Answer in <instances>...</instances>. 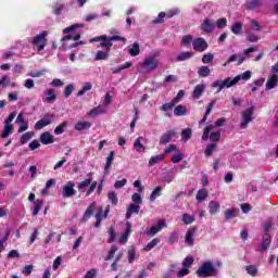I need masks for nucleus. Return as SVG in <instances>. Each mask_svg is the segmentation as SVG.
<instances>
[{"label": "nucleus", "mask_w": 278, "mask_h": 278, "mask_svg": "<svg viewBox=\"0 0 278 278\" xmlns=\"http://www.w3.org/2000/svg\"><path fill=\"white\" fill-rule=\"evenodd\" d=\"M205 10H207L206 12L212 10L211 2L200 4L199 8L193 9V12H195V14H203Z\"/></svg>", "instance_id": "nucleus-24"}, {"label": "nucleus", "mask_w": 278, "mask_h": 278, "mask_svg": "<svg viewBox=\"0 0 278 278\" xmlns=\"http://www.w3.org/2000/svg\"><path fill=\"white\" fill-rule=\"evenodd\" d=\"M164 18H166V13L161 12L159 13V16L152 21L153 25H162L164 23Z\"/></svg>", "instance_id": "nucleus-47"}, {"label": "nucleus", "mask_w": 278, "mask_h": 278, "mask_svg": "<svg viewBox=\"0 0 278 278\" xmlns=\"http://www.w3.org/2000/svg\"><path fill=\"white\" fill-rule=\"evenodd\" d=\"M66 127H68V123L67 122H63L61 125H59L54 129L55 136H60L61 134H64V129H66Z\"/></svg>", "instance_id": "nucleus-46"}, {"label": "nucleus", "mask_w": 278, "mask_h": 278, "mask_svg": "<svg viewBox=\"0 0 278 278\" xmlns=\"http://www.w3.org/2000/svg\"><path fill=\"white\" fill-rule=\"evenodd\" d=\"M179 240V235L177 232H172L168 237V244H175Z\"/></svg>", "instance_id": "nucleus-60"}, {"label": "nucleus", "mask_w": 278, "mask_h": 278, "mask_svg": "<svg viewBox=\"0 0 278 278\" xmlns=\"http://www.w3.org/2000/svg\"><path fill=\"white\" fill-rule=\"evenodd\" d=\"M212 88H217V92H220L222 90H224L225 86L223 85V80H215L212 84Z\"/></svg>", "instance_id": "nucleus-59"}, {"label": "nucleus", "mask_w": 278, "mask_h": 278, "mask_svg": "<svg viewBox=\"0 0 278 278\" xmlns=\"http://www.w3.org/2000/svg\"><path fill=\"white\" fill-rule=\"evenodd\" d=\"M159 56H160V53H155L148 56L143 61L142 66L143 68H146V73H151V71H155V68H157V65L160 64V61H157Z\"/></svg>", "instance_id": "nucleus-5"}, {"label": "nucleus", "mask_w": 278, "mask_h": 278, "mask_svg": "<svg viewBox=\"0 0 278 278\" xmlns=\"http://www.w3.org/2000/svg\"><path fill=\"white\" fill-rule=\"evenodd\" d=\"M114 41H119V42H127V39L122 36H108V35H101L98 37H93L89 40V42H99L97 45L98 49H104V50H99L96 55H94V61L99 62L101 60H108L110 58V51H112V47H114Z\"/></svg>", "instance_id": "nucleus-1"}, {"label": "nucleus", "mask_w": 278, "mask_h": 278, "mask_svg": "<svg viewBox=\"0 0 278 278\" xmlns=\"http://www.w3.org/2000/svg\"><path fill=\"white\" fill-rule=\"evenodd\" d=\"M131 232V225L129 223L126 224V230L123 232L122 237L119 238L121 244H126L129 238V233Z\"/></svg>", "instance_id": "nucleus-25"}, {"label": "nucleus", "mask_w": 278, "mask_h": 278, "mask_svg": "<svg viewBox=\"0 0 278 278\" xmlns=\"http://www.w3.org/2000/svg\"><path fill=\"white\" fill-rule=\"evenodd\" d=\"M160 242V238H154L151 242H149L144 248L143 251H151L152 249H155V245Z\"/></svg>", "instance_id": "nucleus-44"}, {"label": "nucleus", "mask_w": 278, "mask_h": 278, "mask_svg": "<svg viewBox=\"0 0 278 278\" xmlns=\"http://www.w3.org/2000/svg\"><path fill=\"white\" fill-rule=\"evenodd\" d=\"M270 244V233H265L263 236V241L261 243V251L264 252L268 249Z\"/></svg>", "instance_id": "nucleus-30"}, {"label": "nucleus", "mask_w": 278, "mask_h": 278, "mask_svg": "<svg viewBox=\"0 0 278 278\" xmlns=\"http://www.w3.org/2000/svg\"><path fill=\"white\" fill-rule=\"evenodd\" d=\"M203 92H205V85L203 84L197 85L192 93L193 99H201V96L203 94Z\"/></svg>", "instance_id": "nucleus-22"}, {"label": "nucleus", "mask_w": 278, "mask_h": 278, "mask_svg": "<svg viewBox=\"0 0 278 278\" xmlns=\"http://www.w3.org/2000/svg\"><path fill=\"white\" fill-rule=\"evenodd\" d=\"M175 136H177V130H175V129L167 130L165 134H163L161 136L159 144L161 147L168 144V142H170V140H173V138H175Z\"/></svg>", "instance_id": "nucleus-11"}, {"label": "nucleus", "mask_w": 278, "mask_h": 278, "mask_svg": "<svg viewBox=\"0 0 278 278\" xmlns=\"http://www.w3.org/2000/svg\"><path fill=\"white\" fill-rule=\"evenodd\" d=\"M207 199V189H200L197 193V201L203 203Z\"/></svg>", "instance_id": "nucleus-37"}, {"label": "nucleus", "mask_w": 278, "mask_h": 278, "mask_svg": "<svg viewBox=\"0 0 278 278\" xmlns=\"http://www.w3.org/2000/svg\"><path fill=\"white\" fill-rule=\"evenodd\" d=\"M108 198L111 201L112 205H118V197L116 195V191H110L108 193Z\"/></svg>", "instance_id": "nucleus-48"}, {"label": "nucleus", "mask_w": 278, "mask_h": 278, "mask_svg": "<svg viewBox=\"0 0 278 278\" xmlns=\"http://www.w3.org/2000/svg\"><path fill=\"white\" fill-rule=\"evenodd\" d=\"M125 186H127V179H125V178H123L122 180H117V181H115V184H114V188H115L116 190H121V188H123V187H125Z\"/></svg>", "instance_id": "nucleus-58"}, {"label": "nucleus", "mask_w": 278, "mask_h": 278, "mask_svg": "<svg viewBox=\"0 0 278 278\" xmlns=\"http://www.w3.org/2000/svg\"><path fill=\"white\" fill-rule=\"evenodd\" d=\"M203 64H211V62H214V54L207 53L202 56Z\"/></svg>", "instance_id": "nucleus-56"}, {"label": "nucleus", "mask_w": 278, "mask_h": 278, "mask_svg": "<svg viewBox=\"0 0 278 278\" xmlns=\"http://www.w3.org/2000/svg\"><path fill=\"white\" fill-rule=\"evenodd\" d=\"M247 40H249V42H257L260 40V36L255 34H249Z\"/></svg>", "instance_id": "nucleus-64"}, {"label": "nucleus", "mask_w": 278, "mask_h": 278, "mask_svg": "<svg viewBox=\"0 0 278 278\" xmlns=\"http://www.w3.org/2000/svg\"><path fill=\"white\" fill-rule=\"evenodd\" d=\"M94 210H97V203L93 202L91 203L87 210L85 211L84 215H83V223H86V220H89V218L92 216V214L94 213Z\"/></svg>", "instance_id": "nucleus-16"}, {"label": "nucleus", "mask_w": 278, "mask_h": 278, "mask_svg": "<svg viewBox=\"0 0 278 278\" xmlns=\"http://www.w3.org/2000/svg\"><path fill=\"white\" fill-rule=\"evenodd\" d=\"M140 212V205L138 204H130L126 212V218H131V214H138Z\"/></svg>", "instance_id": "nucleus-26"}, {"label": "nucleus", "mask_w": 278, "mask_h": 278, "mask_svg": "<svg viewBox=\"0 0 278 278\" xmlns=\"http://www.w3.org/2000/svg\"><path fill=\"white\" fill-rule=\"evenodd\" d=\"M166 227H168V225H166V220L160 219L156 223V225L152 226L150 229L144 230V235L153 238V236H156L157 233H160V231H162Z\"/></svg>", "instance_id": "nucleus-7"}, {"label": "nucleus", "mask_w": 278, "mask_h": 278, "mask_svg": "<svg viewBox=\"0 0 278 278\" xmlns=\"http://www.w3.org/2000/svg\"><path fill=\"white\" fill-rule=\"evenodd\" d=\"M92 127V124L90 122H78L75 125L76 131H83V129H90Z\"/></svg>", "instance_id": "nucleus-35"}, {"label": "nucleus", "mask_w": 278, "mask_h": 278, "mask_svg": "<svg viewBox=\"0 0 278 278\" xmlns=\"http://www.w3.org/2000/svg\"><path fill=\"white\" fill-rule=\"evenodd\" d=\"M197 235V227L190 228L185 237V242L189 247H192L194 244V236Z\"/></svg>", "instance_id": "nucleus-14"}, {"label": "nucleus", "mask_w": 278, "mask_h": 278, "mask_svg": "<svg viewBox=\"0 0 278 278\" xmlns=\"http://www.w3.org/2000/svg\"><path fill=\"white\" fill-rule=\"evenodd\" d=\"M114 162V151H111L109 156L106 157V163L104 165V170L108 172L112 168V163Z\"/></svg>", "instance_id": "nucleus-40"}, {"label": "nucleus", "mask_w": 278, "mask_h": 278, "mask_svg": "<svg viewBox=\"0 0 278 278\" xmlns=\"http://www.w3.org/2000/svg\"><path fill=\"white\" fill-rule=\"evenodd\" d=\"M219 210H220V203H218L216 201H211L208 203V212H210V214H216V213H218Z\"/></svg>", "instance_id": "nucleus-32"}, {"label": "nucleus", "mask_w": 278, "mask_h": 278, "mask_svg": "<svg viewBox=\"0 0 278 278\" xmlns=\"http://www.w3.org/2000/svg\"><path fill=\"white\" fill-rule=\"evenodd\" d=\"M216 147H217L216 143H210V144L206 147V149H205V151H204L206 157H210V156L212 155V153H214V149H216Z\"/></svg>", "instance_id": "nucleus-53"}, {"label": "nucleus", "mask_w": 278, "mask_h": 278, "mask_svg": "<svg viewBox=\"0 0 278 278\" xmlns=\"http://www.w3.org/2000/svg\"><path fill=\"white\" fill-rule=\"evenodd\" d=\"M193 220H194V215H190L188 213H185L182 215V223H185V225H192Z\"/></svg>", "instance_id": "nucleus-50"}, {"label": "nucleus", "mask_w": 278, "mask_h": 278, "mask_svg": "<svg viewBox=\"0 0 278 278\" xmlns=\"http://www.w3.org/2000/svg\"><path fill=\"white\" fill-rule=\"evenodd\" d=\"M176 103L174 102V100L172 101V103H165L161 106L162 112H168L169 110H173V108H175Z\"/></svg>", "instance_id": "nucleus-62"}, {"label": "nucleus", "mask_w": 278, "mask_h": 278, "mask_svg": "<svg viewBox=\"0 0 278 278\" xmlns=\"http://www.w3.org/2000/svg\"><path fill=\"white\" fill-rule=\"evenodd\" d=\"M53 118H55L54 114L48 113L43 115V117L35 124L34 129H36V131H40V129H45V127L53 123Z\"/></svg>", "instance_id": "nucleus-8"}, {"label": "nucleus", "mask_w": 278, "mask_h": 278, "mask_svg": "<svg viewBox=\"0 0 278 278\" xmlns=\"http://www.w3.org/2000/svg\"><path fill=\"white\" fill-rule=\"evenodd\" d=\"M193 51H197L198 53H203V51L207 50V41H205L204 38H195L192 41Z\"/></svg>", "instance_id": "nucleus-10"}, {"label": "nucleus", "mask_w": 278, "mask_h": 278, "mask_svg": "<svg viewBox=\"0 0 278 278\" xmlns=\"http://www.w3.org/2000/svg\"><path fill=\"white\" fill-rule=\"evenodd\" d=\"M239 214H240V210L230 208L224 213V216H225L226 220H231V218H236Z\"/></svg>", "instance_id": "nucleus-27"}, {"label": "nucleus", "mask_w": 278, "mask_h": 278, "mask_svg": "<svg viewBox=\"0 0 278 278\" xmlns=\"http://www.w3.org/2000/svg\"><path fill=\"white\" fill-rule=\"evenodd\" d=\"M87 114L91 117L100 116V114H108V108L104 105H98L97 108L91 109Z\"/></svg>", "instance_id": "nucleus-15"}, {"label": "nucleus", "mask_w": 278, "mask_h": 278, "mask_svg": "<svg viewBox=\"0 0 278 278\" xmlns=\"http://www.w3.org/2000/svg\"><path fill=\"white\" fill-rule=\"evenodd\" d=\"M278 76L274 74L267 78L266 90H273V88H277Z\"/></svg>", "instance_id": "nucleus-19"}, {"label": "nucleus", "mask_w": 278, "mask_h": 278, "mask_svg": "<svg viewBox=\"0 0 278 278\" xmlns=\"http://www.w3.org/2000/svg\"><path fill=\"white\" fill-rule=\"evenodd\" d=\"M165 154H157L155 156H152L149 161V166H155V164H160V162H164Z\"/></svg>", "instance_id": "nucleus-31"}, {"label": "nucleus", "mask_w": 278, "mask_h": 278, "mask_svg": "<svg viewBox=\"0 0 278 278\" xmlns=\"http://www.w3.org/2000/svg\"><path fill=\"white\" fill-rule=\"evenodd\" d=\"M255 112V110L253 109V106L248 108L243 113H242V117H241V129H247V127H249V123H251V121H253V113Z\"/></svg>", "instance_id": "nucleus-9"}, {"label": "nucleus", "mask_w": 278, "mask_h": 278, "mask_svg": "<svg viewBox=\"0 0 278 278\" xmlns=\"http://www.w3.org/2000/svg\"><path fill=\"white\" fill-rule=\"evenodd\" d=\"M46 101L47 103H53V101H55V99H58V96H55V89H48L46 91Z\"/></svg>", "instance_id": "nucleus-33"}, {"label": "nucleus", "mask_w": 278, "mask_h": 278, "mask_svg": "<svg viewBox=\"0 0 278 278\" xmlns=\"http://www.w3.org/2000/svg\"><path fill=\"white\" fill-rule=\"evenodd\" d=\"M43 201L42 200H36L34 202V206H33V216H38V213L40 212V210H42V205H43Z\"/></svg>", "instance_id": "nucleus-34"}, {"label": "nucleus", "mask_w": 278, "mask_h": 278, "mask_svg": "<svg viewBox=\"0 0 278 278\" xmlns=\"http://www.w3.org/2000/svg\"><path fill=\"white\" fill-rule=\"evenodd\" d=\"M200 29H202V31H204L205 34H212V31H214V23H212L211 20L206 18L201 24Z\"/></svg>", "instance_id": "nucleus-17"}, {"label": "nucleus", "mask_w": 278, "mask_h": 278, "mask_svg": "<svg viewBox=\"0 0 278 278\" xmlns=\"http://www.w3.org/2000/svg\"><path fill=\"white\" fill-rule=\"evenodd\" d=\"M216 26L218 27V29H223L227 27V18L225 17L218 18L216 22Z\"/></svg>", "instance_id": "nucleus-61"}, {"label": "nucleus", "mask_w": 278, "mask_h": 278, "mask_svg": "<svg viewBox=\"0 0 278 278\" xmlns=\"http://www.w3.org/2000/svg\"><path fill=\"white\" fill-rule=\"evenodd\" d=\"M109 235H110V238L108 240L109 244H112V242H114L116 240V231L114 230L113 227H111L109 229Z\"/></svg>", "instance_id": "nucleus-57"}, {"label": "nucleus", "mask_w": 278, "mask_h": 278, "mask_svg": "<svg viewBox=\"0 0 278 278\" xmlns=\"http://www.w3.org/2000/svg\"><path fill=\"white\" fill-rule=\"evenodd\" d=\"M33 136H34V131L25 132V134L22 136L21 140H20L21 144H27V142L30 141V139L33 138Z\"/></svg>", "instance_id": "nucleus-42"}, {"label": "nucleus", "mask_w": 278, "mask_h": 278, "mask_svg": "<svg viewBox=\"0 0 278 278\" xmlns=\"http://www.w3.org/2000/svg\"><path fill=\"white\" fill-rule=\"evenodd\" d=\"M197 275L200 278L216 277V275H218V269H216L212 261H206L198 268Z\"/></svg>", "instance_id": "nucleus-2"}, {"label": "nucleus", "mask_w": 278, "mask_h": 278, "mask_svg": "<svg viewBox=\"0 0 278 278\" xmlns=\"http://www.w3.org/2000/svg\"><path fill=\"white\" fill-rule=\"evenodd\" d=\"M212 129H214V125H212V124L204 128L203 135H202V140L204 142L207 140H211V142H218V140H220V131L211 132Z\"/></svg>", "instance_id": "nucleus-4"}, {"label": "nucleus", "mask_w": 278, "mask_h": 278, "mask_svg": "<svg viewBox=\"0 0 278 278\" xmlns=\"http://www.w3.org/2000/svg\"><path fill=\"white\" fill-rule=\"evenodd\" d=\"M10 134H12V125L11 124H4V129L2 132V138H8V136H10Z\"/></svg>", "instance_id": "nucleus-55"}, {"label": "nucleus", "mask_w": 278, "mask_h": 278, "mask_svg": "<svg viewBox=\"0 0 278 278\" xmlns=\"http://www.w3.org/2000/svg\"><path fill=\"white\" fill-rule=\"evenodd\" d=\"M231 31L236 36H239L240 31H242V23H236L235 25H232Z\"/></svg>", "instance_id": "nucleus-54"}, {"label": "nucleus", "mask_w": 278, "mask_h": 278, "mask_svg": "<svg viewBox=\"0 0 278 278\" xmlns=\"http://www.w3.org/2000/svg\"><path fill=\"white\" fill-rule=\"evenodd\" d=\"M194 55L193 52H181L180 54L177 55L176 60L177 62H184L186 60H190Z\"/></svg>", "instance_id": "nucleus-39"}, {"label": "nucleus", "mask_w": 278, "mask_h": 278, "mask_svg": "<svg viewBox=\"0 0 278 278\" xmlns=\"http://www.w3.org/2000/svg\"><path fill=\"white\" fill-rule=\"evenodd\" d=\"M190 42H192V35H187L182 37L181 45H184L185 47H188Z\"/></svg>", "instance_id": "nucleus-63"}, {"label": "nucleus", "mask_w": 278, "mask_h": 278, "mask_svg": "<svg viewBox=\"0 0 278 278\" xmlns=\"http://www.w3.org/2000/svg\"><path fill=\"white\" fill-rule=\"evenodd\" d=\"M88 90H92V84L85 83L81 90L78 91L77 97H84V93L88 92Z\"/></svg>", "instance_id": "nucleus-49"}, {"label": "nucleus", "mask_w": 278, "mask_h": 278, "mask_svg": "<svg viewBox=\"0 0 278 278\" xmlns=\"http://www.w3.org/2000/svg\"><path fill=\"white\" fill-rule=\"evenodd\" d=\"M77 191H75V184L72 181H68L64 187H63V197L64 199H70L71 197H75Z\"/></svg>", "instance_id": "nucleus-12"}, {"label": "nucleus", "mask_w": 278, "mask_h": 278, "mask_svg": "<svg viewBox=\"0 0 278 278\" xmlns=\"http://www.w3.org/2000/svg\"><path fill=\"white\" fill-rule=\"evenodd\" d=\"M128 53L129 55H131V58H136V55H140V43L134 42L131 48L128 49Z\"/></svg>", "instance_id": "nucleus-28"}, {"label": "nucleus", "mask_w": 278, "mask_h": 278, "mask_svg": "<svg viewBox=\"0 0 278 278\" xmlns=\"http://www.w3.org/2000/svg\"><path fill=\"white\" fill-rule=\"evenodd\" d=\"M214 105H216V100H212L207 104L205 114H204L203 118L199 122V125H203V123H205V121H207V116H210V114H212V110H213Z\"/></svg>", "instance_id": "nucleus-21"}, {"label": "nucleus", "mask_w": 278, "mask_h": 278, "mask_svg": "<svg viewBox=\"0 0 278 278\" xmlns=\"http://www.w3.org/2000/svg\"><path fill=\"white\" fill-rule=\"evenodd\" d=\"M186 112H188V110L184 105H177L174 109L175 116H186Z\"/></svg>", "instance_id": "nucleus-41"}, {"label": "nucleus", "mask_w": 278, "mask_h": 278, "mask_svg": "<svg viewBox=\"0 0 278 278\" xmlns=\"http://www.w3.org/2000/svg\"><path fill=\"white\" fill-rule=\"evenodd\" d=\"M40 142L41 144H53L55 139H53V135H51L49 131H46L40 135Z\"/></svg>", "instance_id": "nucleus-18"}, {"label": "nucleus", "mask_w": 278, "mask_h": 278, "mask_svg": "<svg viewBox=\"0 0 278 278\" xmlns=\"http://www.w3.org/2000/svg\"><path fill=\"white\" fill-rule=\"evenodd\" d=\"M142 141H144V137H138L134 142V149H136L138 153H144V151H147Z\"/></svg>", "instance_id": "nucleus-20"}, {"label": "nucleus", "mask_w": 278, "mask_h": 278, "mask_svg": "<svg viewBox=\"0 0 278 278\" xmlns=\"http://www.w3.org/2000/svg\"><path fill=\"white\" fill-rule=\"evenodd\" d=\"M192 264H194V258L192 256H187L184 261H182V266L184 268L189 269L190 266H192Z\"/></svg>", "instance_id": "nucleus-51"}, {"label": "nucleus", "mask_w": 278, "mask_h": 278, "mask_svg": "<svg viewBox=\"0 0 278 278\" xmlns=\"http://www.w3.org/2000/svg\"><path fill=\"white\" fill-rule=\"evenodd\" d=\"M97 190V181L92 182V177H89L78 184V191L86 192V197H90L91 192Z\"/></svg>", "instance_id": "nucleus-3"}, {"label": "nucleus", "mask_w": 278, "mask_h": 278, "mask_svg": "<svg viewBox=\"0 0 278 278\" xmlns=\"http://www.w3.org/2000/svg\"><path fill=\"white\" fill-rule=\"evenodd\" d=\"M47 36H48L47 30H43L41 34L34 37L33 45L37 47L38 51H43L45 48L47 47Z\"/></svg>", "instance_id": "nucleus-6"}, {"label": "nucleus", "mask_w": 278, "mask_h": 278, "mask_svg": "<svg viewBox=\"0 0 278 278\" xmlns=\"http://www.w3.org/2000/svg\"><path fill=\"white\" fill-rule=\"evenodd\" d=\"M212 73V70H210L207 66L203 65L199 68L198 75L199 77H210Z\"/></svg>", "instance_id": "nucleus-36"}, {"label": "nucleus", "mask_w": 278, "mask_h": 278, "mask_svg": "<svg viewBox=\"0 0 278 278\" xmlns=\"http://www.w3.org/2000/svg\"><path fill=\"white\" fill-rule=\"evenodd\" d=\"M102 220H105V218H103V207H100V208H98V212L96 213V224H94V227L96 228L101 227Z\"/></svg>", "instance_id": "nucleus-29"}, {"label": "nucleus", "mask_w": 278, "mask_h": 278, "mask_svg": "<svg viewBox=\"0 0 278 278\" xmlns=\"http://www.w3.org/2000/svg\"><path fill=\"white\" fill-rule=\"evenodd\" d=\"M245 270L251 277H257V267L255 265L245 266Z\"/></svg>", "instance_id": "nucleus-45"}, {"label": "nucleus", "mask_w": 278, "mask_h": 278, "mask_svg": "<svg viewBox=\"0 0 278 278\" xmlns=\"http://www.w3.org/2000/svg\"><path fill=\"white\" fill-rule=\"evenodd\" d=\"M190 138H192V129L191 128L182 129V131H181V140L184 142H188V140H190Z\"/></svg>", "instance_id": "nucleus-38"}, {"label": "nucleus", "mask_w": 278, "mask_h": 278, "mask_svg": "<svg viewBox=\"0 0 278 278\" xmlns=\"http://www.w3.org/2000/svg\"><path fill=\"white\" fill-rule=\"evenodd\" d=\"M73 90H75V85H73V84H70L65 87V89H64L65 99H68V97H71V94H73Z\"/></svg>", "instance_id": "nucleus-52"}, {"label": "nucleus", "mask_w": 278, "mask_h": 278, "mask_svg": "<svg viewBox=\"0 0 278 278\" xmlns=\"http://www.w3.org/2000/svg\"><path fill=\"white\" fill-rule=\"evenodd\" d=\"M244 8L249 11H257L262 8V0H248Z\"/></svg>", "instance_id": "nucleus-13"}, {"label": "nucleus", "mask_w": 278, "mask_h": 278, "mask_svg": "<svg viewBox=\"0 0 278 278\" xmlns=\"http://www.w3.org/2000/svg\"><path fill=\"white\" fill-rule=\"evenodd\" d=\"M240 81V76H236L233 79L230 77L222 80V84L224 85V88H231L232 86H236Z\"/></svg>", "instance_id": "nucleus-23"}, {"label": "nucleus", "mask_w": 278, "mask_h": 278, "mask_svg": "<svg viewBox=\"0 0 278 278\" xmlns=\"http://www.w3.org/2000/svg\"><path fill=\"white\" fill-rule=\"evenodd\" d=\"M162 194V187L157 186L150 194V201L153 202Z\"/></svg>", "instance_id": "nucleus-43"}]
</instances>
